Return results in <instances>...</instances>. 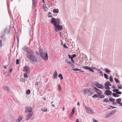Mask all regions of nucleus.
Here are the masks:
<instances>
[{
  "label": "nucleus",
  "mask_w": 122,
  "mask_h": 122,
  "mask_svg": "<svg viewBox=\"0 0 122 122\" xmlns=\"http://www.w3.org/2000/svg\"><path fill=\"white\" fill-rule=\"evenodd\" d=\"M50 22L53 24L55 26V31H57V30L58 31L61 30L63 28L62 26L61 25H59V19H57L56 20L53 17H52L51 18Z\"/></svg>",
  "instance_id": "1"
},
{
  "label": "nucleus",
  "mask_w": 122,
  "mask_h": 122,
  "mask_svg": "<svg viewBox=\"0 0 122 122\" xmlns=\"http://www.w3.org/2000/svg\"><path fill=\"white\" fill-rule=\"evenodd\" d=\"M39 51L41 54L40 56L42 58H44V60H48V55L47 52H45L44 54H43L44 53L43 51L41 48L40 47L39 48Z\"/></svg>",
  "instance_id": "2"
},
{
  "label": "nucleus",
  "mask_w": 122,
  "mask_h": 122,
  "mask_svg": "<svg viewBox=\"0 0 122 122\" xmlns=\"http://www.w3.org/2000/svg\"><path fill=\"white\" fill-rule=\"evenodd\" d=\"M83 93L84 94L88 95L89 96L93 95L94 93L93 90L91 89H84L83 90Z\"/></svg>",
  "instance_id": "3"
},
{
  "label": "nucleus",
  "mask_w": 122,
  "mask_h": 122,
  "mask_svg": "<svg viewBox=\"0 0 122 122\" xmlns=\"http://www.w3.org/2000/svg\"><path fill=\"white\" fill-rule=\"evenodd\" d=\"M36 56L33 54L28 55L26 56L27 58L31 61L35 62L37 61V59L36 58Z\"/></svg>",
  "instance_id": "4"
},
{
  "label": "nucleus",
  "mask_w": 122,
  "mask_h": 122,
  "mask_svg": "<svg viewBox=\"0 0 122 122\" xmlns=\"http://www.w3.org/2000/svg\"><path fill=\"white\" fill-rule=\"evenodd\" d=\"M85 109L88 113L91 114L93 113V112L92 110L90 108L88 107H86Z\"/></svg>",
  "instance_id": "5"
},
{
  "label": "nucleus",
  "mask_w": 122,
  "mask_h": 122,
  "mask_svg": "<svg viewBox=\"0 0 122 122\" xmlns=\"http://www.w3.org/2000/svg\"><path fill=\"white\" fill-rule=\"evenodd\" d=\"M27 54H26V56L27 55L33 54H34V52L33 51L29 48L27 49V51L26 52Z\"/></svg>",
  "instance_id": "6"
},
{
  "label": "nucleus",
  "mask_w": 122,
  "mask_h": 122,
  "mask_svg": "<svg viewBox=\"0 0 122 122\" xmlns=\"http://www.w3.org/2000/svg\"><path fill=\"white\" fill-rule=\"evenodd\" d=\"M82 68L86 70H88L89 71L92 72H94V71L93 68H91L89 66H83Z\"/></svg>",
  "instance_id": "7"
},
{
  "label": "nucleus",
  "mask_w": 122,
  "mask_h": 122,
  "mask_svg": "<svg viewBox=\"0 0 122 122\" xmlns=\"http://www.w3.org/2000/svg\"><path fill=\"white\" fill-rule=\"evenodd\" d=\"M25 109V112H31L32 111V108L31 107H26Z\"/></svg>",
  "instance_id": "8"
},
{
  "label": "nucleus",
  "mask_w": 122,
  "mask_h": 122,
  "mask_svg": "<svg viewBox=\"0 0 122 122\" xmlns=\"http://www.w3.org/2000/svg\"><path fill=\"white\" fill-rule=\"evenodd\" d=\"M94 88L96 92L100 96V95H102V91L100 90L97 88L96 87H94Z\"/></svg>",
  "instance_id": "9"
},
{
  "label": "nucleus",
  "mask_w": 122,
  "mask_h": 122,
  "mask_svg": "<svg viewBox=\"0 0 122 122\" xmlns=\"http://www.w3.org/2000/svg\"><path fill=\"white\" fill-rule=\"evenodd\" d=\"M10 26H9L5 28L3 31H4L6 34H8L10 32Z\"/></svg>",
  "instance_id": "10"
},
{
  "label": "nucleus",
  "mask_w": 122,
  "mask_h": 122,
  "mask_svg": "<svg viewBox=\"0 0 122 122\" xmlns=\"http://www.w3.org/2000/svg\"><path fill=\"white\" fill-rule=\"evenodd\" d=\"M95 85L97 87L99 88L103 89L104 88V86L101 84L96 83H95Z\"/></svg>",
  "instance_id": "11"
},
{
  "label": "nucleus",
  "mask_w": 122,
  "mask_h": 122,
  "mask_svg": "<svg viewBox=\"0 0 122 122\" xmlns=\"http://www.w3.org/2000/svg\"><path fill=\"white\" fill-rule=\"evenodd\" d=\"M112 93V92L111 91L109 90H107L105 91L104 92L105 95L108 96L111 95Z\"/></svg>",
  "instance_id": "12"
},
{
  "label": "nucleus",
  "mask_w": 122,
  "mask_h": 122,
  "mask_svg": "<svg viewBox=\"0 0 122 122\" xmlns=\"http://www.w3.org/2000/svg\"><path fill=\"white\" fill-rule=\"evenodd\" d=\"M6 34L5 31L2 30L1 32V34L0 37V38L2 39H3L4 37Z\"/></svg>",
  "instance_id": "13"
},
{
  "label": "nucleus",
  "mask_w": 122,
  "mask_h": 122,
  "mask_svg": "<svg viewBox=\"0 0 122 122\" xmlns=\"http://www.w3.org/2000/svg\"><path fill=\"white\" fill-rule=\"evenodd\" d=\"M33 114V113H29L28 115L26 118V120H29Z\"/></svg>",
  "instance_id": "14"
},
{
  "label": "nucleus",
  "mask_w": 122,
  "mask_h": 122,
  "mask_svg": "<svg viewBox=\"0 0 122 122\" xmlns=\"http://www.w3.org/2000/svg\"><path fill=\"white\" fill-rule=\"evenodd\" d=\"M30 70V68L28 66H25L24 67L23 71L26 72Z\"/></svg>",
  "instance_id": "15"
},
{
  "label": "nucleus",
  "mask_w": 122,
  "mask_h": 122,
  "mask_svg": "<svg viewBox=\"0 0 122 122\" xmlns=\"http://www.w3.org/2000/svg\"><path fill=\"white\" fill-rule=\"evenodd\" d=\"M53 77L54 79H56L57 77V73L56 71H55L53 74Z\"/></svg>",
  "instance_id": "16"
},
{
  "label": "nucleus",
  "mask_w": 122,
  "mask_h": 122,
  "mask_svg": "<svg viewBox=\"0 0 122 122\" xmlns=\"http://www.w3.org/2000/svg\"><path fill=\"white\" fill-rule=\"evenodd\" d=\"M4 89L7 92H9L10 91V89L9 87L8 86H6L4 88Z\"/></svg>",
  "instance_id": "17"
},
{
  "label": "nucleus",
  "mask_w": 122,
  "mask_h": 122,
  "mask_svg": "<svg viewBox=\"0 0 122 122\" xmlns=\"http://www.w3.org/2000/svg\"><path fill=\"white\" fill-rule=\"evenodd\" d=\"M32 1L34 9V8L36 7V1L35 0H32Z\"/></svg>",
  "instance_id": "18"
},
{
  "label": "nucleus",
  "mask_w": 122,
  "mask_h": 122,
  "mask_svg": "<svg viewBox=\"0 0 122 122\" xmlns=\"http://www.w3.org/2000/svg\"><path fill=\"white\" fill-rule=\"evenodd\" d=\"M104 85L107 86H111V85L109 81H107L104 84Z\"/></svg>",
  "instance_id": "19"
},
{
  "label": "nucleus",
  "mask_w": 122,
  "mask_h": 122,
  "mask_svg": "<svg viewBox=\"0 0 122 122\" xmlns=\"http://www.w3.org/2000/svg\"><path fill=\"white\" fill-rule=\"evenodd\" d=\"M98 73L101 76H102L103 74L102 72L100 70V69H98L97 70Z\"/></svg>",
  "instance_id": "20"
},
{
  "label": "nucleus",
  "mask_w": 122,
  "mask_h": 122,
  "mask_svg": "<svg viewBox=\"0 0 122 122\" xmlns=\"http://www.w3.org/2000/svg\"><path fill=\"white\" fill-rule=\"evenodd\" d=\"M22 49L23 50L26 52L28 48L27 46H24L22 47Z\"/></svg>",
  "instance_id": "21"
},
{
  "label": "nucleus",
  "mask_w": 122,
  "mask_h": 122,
  "mask_svg": "<svg viewBox=\"0 0 122 122\" xmlns=\"http://www.w3.org/2000/svg\"><path fill=\"white\" fill-rule=\"evenodd\" d=\"M104 69L105 71L107 73H108L111 72V71L107 68H105Z\"/></svg>",
  "instance_id": "22"
},
{
  "label": "nucleus",
  "mask_w": 122,
  "mask_h": 122,
  "mask_svg": "<svg viewBox=\"0 0 122 122\" xmlns=\"http://www.w3.org/2000/svg\"><path fill=\"white\" fill-rule=\"evenodd\" d=\"M41 110L43 112H46L47 111V108L45 107H44L42 108L41 109Z\"/></svg>",
  "instance_id": "23"
},
{
  "label": "nucleus",
  "mask_w": 122,
  "mask_h": 122,
  "mask_svg": "<svg viewBox=\"0 0 122 122\" xmlns=\"http://www.w3.org/2000/svg\"><path fill=\"white\" fill-rule=\"evenodd\" d=\"M121 101V98H119L116 99V102L117 103L119 104L120 103Z\"/></svg>",
  "instance_id": "24"
},
{
  "label": "nucleus",
  "mask_w": 122,
  "mask_h": 122,
  "mask_svg": "<svg viewBox=\"0 0 122 122\" xmlns=\"http://www.w3.org/2000/svg\"><path fill=\"white\" fill-rule=\"evenodd\" d=\"M53 12L54 13H58L59 12V11L58 9H54L53 10Z\"/></svg>",
  "instance_id": "25"
},
{
  "label": "nucleus",
  "mask_w": 122,
  "mask_h": 122,
  "mask_svg": "<svg viewBox=\"0 0 122 122\" xmlns=\"http://www.w3.org/2000/svg\"><path fill=\"white\" fill-rule=\"evenodd\" d=\"M109 86H106L105 85H104L105 88L106 89L110 90L111 89L110 88Z\"/></svg>",
  "instance_id": "26"
},
{
  "label": "nucleus",
  "mask_w": 122,
  "mask_h": 122,
  "mask_svg": "<svg viewBox=\"0 0 122 122\" xmlns=\"http://www.w3.org/2000/svg\"><path fill=\"white\" fill-rule=\"evenodd\" d=\"M22 119V117H20L19 118H18L17 119V122H19L20 121H21Z\"/></svg>",
  "instance_id": "27"
},
{
  "label": "nucleus",
  "mask_w": 122,
  "mask_h": 122,
  "mask_svg": "<svg viewBox=\"0 0 122 122\" xmlns=\"http://www.w3.org/2000/svg\"><path fill=\"white\" fill-rule=\"evenodd\" d=\"M58 77L59 78H60V79L61 80L63 79V77L62 74H59L58 76Z\"/></svg>",
  "instance_id": "28"
},
{
  "label": "nucleus",
  "mask_w": 122,
  "mask_h": 122,
  "mask_svg": "<svg viewBox=\"0 0 122 122\" xmlns=\"http://www.w3.org/2000/svg\"><path fill=\"white\" fill-rule=\"evenodd\" d=\"M100 95L98 94H95L92 96L93 98L99 97Z\"/></svg>",
  "instance_id": "29"
},
{
  "label": "nucleus",
  "mask_w": 122,
  "mask_h": 122,
  "mask_svg": "<svg viewBox=\"0 0 122 122\" xmlns=\"http://www.w3.org/2000/svg\"><path fill=\"white\" fill-rule=\"evenodd\" d=\"M104 77L106 79H108V77L107 75L105 73L104 74Z\"/></svg>",
  "instance_id": "30"
},
{
  "label": "nucleus",
  "mask_w": 122,
  "mask_h": 122,
  "mask_svg": "<svg viewBox=\"0 0 122 122\" xmlns=\"http://www.w3.org/2000/svg\"><path fill=\"white\" fill-rule=\"evenodd\" d=\"M20 81L22 82H25V79L23 78H21L20 79Z\"/></svg>",
  "instance_id": "31"
},
{
  "label": "nucleus",
  "mask_w": 122,
  "mask_h": 122,
  "mask_svg": "<svg viewBox=\"0 0 122 122\" xmlns=\"http://www.w3.org/2000/svg\"><path fill=\"white\" fill-rule=\"evenodd\" d=\"M58 89L59 91H60L61 90V85L59 84L58 85Z\"/></svg>",
  "instance_id": "32"
},
{
  "label": "nucleus",
  "mask_w": 122,
  "mask_h": 122,
  "mask_svg": "<svg viewBox=\"0 0 122 122\" xmlns=\"http://www.w3.org/2000/svg\"><path fill=\"white\" fill-rule=\"evenodd\" d=\"M109 101H110V102H113V101H115V99L113 98H111L109 99Z\"/></svg>",
  "instance_id": "33"
},
{
  "label": "nucleus",
  "mask_w": 122,
  "mask_h": 122,
  "mask_svg": "<svg viewBox=\"0 0 122 122\" xmlns=\"http://www.w3.org/2000/svg\"><path fill=\"white\" fill-rule=\"evenodd\" d=\"M72 70L74 71H80L81 69H78V68H72Z\"/></svg>",
  "instance_id": "34"
},
{
  "label": "nucleus",
  "mask_w": 122,
  "mask_h": 122,
  "mask_svg": "<svg viewBox=\"0 0 122 122\" xmlns=\"http://www.w3.org/2000/svg\"><path fill=\"white\" fill-rule=\"evenodd\" d=\"M114 80H115V82L117 83H119L120 81H119L117 79V78H115L114 79Z\"/></svg>",
  "instance_id": "35"
},
{
  "label": "nucleus",
  "mask_w": 122,
  "mask_h": 122,
  "mask_svg": "<svg viewBox=\"0 0 122 122\" xmlns=\"http://www.w3.org/2000/svg\"><path fill=\"white\" fill-rule=\"evenodd\" d=\"M100 96H99V98H103L105 97L103 95H100Z\"/></svg>",
  "instance_id": "36"
},
{
  "label": "nucleus",
  "mask_w": 122,
  "mask_h": 122,
  "mask_svg": "<svg viewBox=\"0 0 122 122\" xmlns=\"http://www.w3.org/2000/svg\"><path fill=\"white\" fill-rule=\"evenodd\" d=\"M12 69H10V70L9 71L8 74V75L7 76H9V75H10V73H11V72H12Z\"/></svg>",
  "instance_id": "37"
},
{
  "label": "nucleus",
  "mask_w": 122,
  "mask_h": 122,
  "mask_svg": "<svg viewBox=\"0 0 122 122\" xmlns=\"http://www.w3.org/2000/svg\"><path fill=\"white\" fill-rule=\"evenodd\" d=\"M65 61L66 62L69 64H71V62L70 61H68V59H65Z\"/></svg>",
  "instance_id": "38"
},
{
  "label": "nucleus",
  "mask_w": 122,
  "mask_h": 122,
  "mask_svg": "<svg viewBox=\"0 0 122 122\" xmlns=\"http://www.w3.org/2000/svg\"><path fill=\"white\" fill-rule=\"evenodd\" d=\"M30 90H28L26 91V93L27 95H29L30 94Z\"/></svg>",
  "instance_id": "39"
},
{
  "label": "nucleus",
  "mask_w": 122,
  "mask_h": 122,
  "mask_svg": "<svg viewBox=\"0 0 122 122\" xmlns=\"http://www.w3.org/2000/svg\"><path fill=\"white\" fill-rule=\"evenodd\" d=\"M119 89H113L112 90L114 92H115L116 93L118 91H119Z\"/></svg>",
  "instance_id": "40"
},
{
  "label": "nucleus",
  "mask_w": 122,
  "mask_h": 122,
  "mask_svg": "<svg viewBox=\"0 0 122 122\" xmlns=\"http://www.w3.org/2000/svg\"><path fill=\"white\" fill-rule=\"evenodd\" d=\"M109 101L107 98L104 99L103 100V102H108Z\"/></svg>",
  "instance_id": "41"
},
{
  "label": "nucleus",
  "mask_w": 122,
  "mask_h": 122,
  "mask_svg": "<svg viewBox=\"0 0 122 122\" xmlns=\"http://www.w3.org/2000/svg\"><path fill=\"white\" fill-rule=\"evenodd\" d=\"M2 46V40H0V48H1Z\"/></svg>",
  "instance_id": "42"
},
{
  "label": "nucleus",
  "mask_w": 122,
  "mask_h": 122,
  "mask_svg": "<svg viewBox=\"0 0 122 122\" xmlns=\"http://www.w3.org/2000/svg\"><path fill=\"white\" fill-rule=\"evenodd\" d=\"M109 79L110 81L111 82H112L113 81V79L112 78V77L111 76H110V77Z\"/></svg>",
  "instance_id": "43"
},
{
  "label": "nucleus",
  "mask_w": 122,
  "mask_h": 122,
  "mask_svg": "<svg viewBox=\"0 0 122 122\" xmlns=\"http://www.w3.org/2000/svg\"><path fill=\"white\" fill-rule=\"evenodd\" d=\"M24 77L25 78L27 77H28V76L27 75L26 73L24 74Z\"/></svg>",
  "instance_id": "44"
},
{
  "label": "nucleus",
  "mask_w": 122,
  "mask_h": 122,
  "mask_svg": "<svg viewBox=\"0 0 122 122\" xmlns=\"http://www.w3.org/2000/svg\"><path fill=\"white\" fill-rule=\"evenodd\" d=\"M19 59H17L16 61V64L17 65H18L19 64Z\"/></svg>",
  "instance_id": "45"
},
{
  "label": "nucleus",
  "mask_w": 122,
  "mask_h": 122,
  "mask_svg": "<svg viewBox=\"0 0 122 122\" xmlns=\"http://www.w3.org/2000/svg\"><path fill=\"white\" fill-rule=\"evenodd\" d=\"M118 88L119 89H122V86H119L118 85H117Z\"/></svg>",
  "instance_id": "46"
},
{
  "label": "nucleus",
  "mask_w": 122,
  "mask_h": 122,
  "mask_svg": "<svg viewBox=\"0 0 122 122\" xmlns=\"http://www.w3.org/2000/svg\"><path fill=\"white\" fill-rule=\"evenodd\" d=\"M116 94H122V92H121L119 91H118L117 92Z\"/></svg>",
  "instance_id": "47"
},
{
  "label": "nucleus",
  "mask_w": 122,
  "mask_h": 122,
  "mask_svg": "<svg viewBox=\"0 0 122 122\" xmlns=\"http://www.w3.org/2000/svg\"><path fill=\"white\" fill-rule=\"evenodd\" d=\"M68 56L69 58L70 59H71L73 58L71 55L68 54Z\"/></svg>",
  "instance_id": "48"
},
{
  "label": "nucleus",
  "mask_w": 122,
  "mask_h": 122,
  "mask_svg": "<svg viewBox=\"0 0 122 122\" xmlns=\"http://www.w3.org/2000/svg\"><path fill=\"white\" fill-rule=\"evenodd\" d=\"M43 7L44 9L46 8L47 7L46 5V4H44L43 5Z\"/></svg>",
  "instance_id": "49"
},
{
  "label": "nucleus",
  "mask_w": 122,
  "mask_h": 122,
  "mask_svg": "<svg viewBox=\"0 0 122 122\" xmlns=\"http://www.w3.org/2000/svg\"><path fill=\"white\" fill-rule=\"evenodd\" d=\"M63 47L65 48H67V47L66 46V44H64L63 45Z\"/></svg>",
  "instance_id": "50"
},
{
  "label": "nucleus",
  "mask_w": 122,
  "mask_h": 122,
  "mask_svg": "<svg viewBox=\"0 0 122 122\" xmlns=\"http://www.w3.org/2000/svg\"><path fill=\"white\" fill-rule=\"evenodd\" d=\"M71 64V66L73 68L75 67L74 65L72 64L71 63V64Z\"/></svg>",
  "instance_id": "51"
},
{
  "label": "nucleus",
  "mask_w": 122,
  "mask_h": 122,
  "mask_svg": "<svg viewBox=\"0 0 122 122\" xmlns=\"http://www.w3.org/2000/svg\"><path fill=\"white\" fill-rule=\"evenodd\" d=\"M53 102V101H52L51 103H51ZM51 106H52L53 107H55V105L54 104H51Z\"/></svg>",
  "instance_id": "52"
},
{
  "label": "nucleus",
  "mask_w": 122,
  "mask_h": 122,
  "mask_svg": "<svg viewBox=\"0 0 122 122\" xmlns=\"http://www.w3.org/2000/svg\"><path fill=\"white\" fill-rule=\"evenodd\" d=\"M35 86H37L38 85V82H35Z\"/></svg>",
  "instance_id": "53"
},
{
  "label": "nucleus",
  "mask_w": 122,
  "mask_h": 122,
  "mask_svg": "<svg viewBox=\"0 0 122 122\" xmlns=\"http://www.w3.org/2000/svg\"><path fill=\"white\" fill-rule=\"evenodd\" d=\"M116 94H116V93H113L112 94V95L114 97H115V96H116Z\"/></svg>",
  "instance_id": "54"
},
{
  "label": "nucleus",
  "mask_w": 122,
  "mask_h": 122,
  "mask_svg": "<svg viewBox=\"0 0 122 122\" xmlns=\"http://www.w3.org/2000/svg\"><path fill=\"white\" fill-rule=\"evenodd\" d=\"M72 58H73L76 56V55L75 54H74L73 55H72Z\"/></svg>",
  "instance_id": "55"
},
{
  "label": "nucleus",
  "mask_w": 122,
  "mask_h": 122,
  "mask_svg": "<svg viewBox=\"0 0 122 122\" xmlns=\"http://www.w3.org/2000/svg\"><path fill=\"white\" fill-rule=\"evenodd\" d=\"M75 108H72V112H75Z\"/></svg>",
  "instance_id": "56"
},
{
  "label": "nucleus",
  "mask_w": 122,
  "mask_h": 122,
  "mask_svg": "<svg viewBox=\"0 0 122 122\" xmlns=\"http://www.w3.org/2000/svg\"><path fill=\"white\" fill-rule=\"evenodd\" d=\"M116 86L114 85H113L112 86V88L113 89H115L116 88Z\"/></svg>",
  "instance_id": "57"
},
{
  "label": "nucleus",
  "mask_w": 122,
  "mask_h": 122,
  "mask_svg": "<svg viewBox=\"0 0 122 122\" xmlns=\"http://www.w3.org/2000/svg\"><path fill=\"white\" fill-rule=\"evenodd\" d=\"M93 122H98V121L97 120L94 119H93Z\"/></svg>",
  "instance_id": "58"
},
{
  "label": "nucleus",
  "mask_w": 122,
  "mask_h": 122,
  "mask_svg": "<svg viewBox=\"0 0 122 122\" xmlns=\"http://www.w3.org/2000/svg\"><path fill=\"white\" fill-rule=\"evenodd\" d=\"M76 122H79V120L78 119H77L76 120Z\"/></svg>",
  "instance_id": "59"
},
{
  "label": "nucleus",
  "mask_w": 122,
  "mask_h": 122,
  "mask_svg": "<svg viewBox=\"0 0 122 122\" xmlns=\"http://www.w3.org/2000/svg\"><path fill=\"white\" fill-rule=\"evenodd\" d=\"M114 102V101H113L112 104H117L116 103V102Z\"/></svg>",
  "instance_id": "60"
},
{
  "label": "nucleus",
  "mask_w": 122,
  "mask_h": 122,
  "mask_svg": "<svg viewBox=\"0 0 122 122\" xmlns=\"http://www.w3.org/2000/svg\"><path fill=\"white\" fill-rule=\"evenodd\" d=\"M71 59V61L73 63H74V61L73 60V58H72V59Z\"/></svg>",
  "instance_id": "61"
},
{
  "label": "nucleus",
  "mask_w": 122,
  "mask_h": 122,
  "mask_svg": "<svg viewBox=\"0 0 122 122\" xmlns=\"http://www.w3.org/2000/svg\"><path fill=\"white\" fill-rule=\"evenodd\" d=\"M4 68L5 69H6L7 68V66H5L4 67Z\"/></svg>",
  "instance_id": "62"
},
{
  "label": "nucleus",
  "mask_w": 122,
  "mask_h": 122,
  "mask_svg": "<svg viewBox=\"0 0 122 122\" xmlns=\"http://www.w3.org/2000/svg\"><path fill=\"white\" fill-rule=\"evenodd\" d=\"M92 68H93V69H95L96 70H98V69H97V68H96L95 67H92Z\"/></svg>",
  "instance_id": "63"
},
{
  "label": "nucleus",
  "mask_w": 122,
  "mask_h": 122,
  "mask_svg": "<svg viewBox=\"0 0 122 122\" xmlns=\"http://www.w3.org/2000/svg\"><path fill=\"white\" fill-rule=\"evenodd\" d=\"M74 112H71V115H73L74 114Z\"/></svg>",
  "instance_id": "64"
}]
</instances>
